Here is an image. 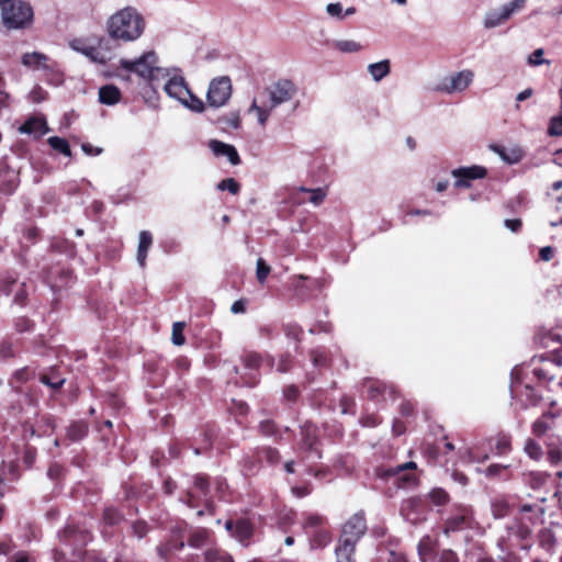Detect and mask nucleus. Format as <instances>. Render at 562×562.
<instances>
[{
    "instance_id": "nucleus-1",
    "label": "nucleus",
    "mask_w": 562,
    "mask_h": 562,
    "mask_svg": "<svg viewBox=\"0 0 562 562\" xmlns=\"http://www.w3.org/2000/svg\"><path fill=\"white\" fill-rule=\"evenodd\" d=\"M146 22L133 7H125L112 14L106 22L109 36L116 41L133 42L142 36Z\"/></svg>"
},
{
    "instance_id": "nucleus-2",
    "label": "nucleus",
    "mask_w": 562,
    "mask_h": 562,
    "mask_svg": "<svg viewBox=\"0 0 562 562\" xmlns=\"http://www.w3.org/2000/svg\"><path fill=\"white\" fill-rule=\"evenodd\" d=\"M164 90L170 98L179 101L192 112L202 113L205 109L204 102L190 91L181 76L170 77L165 83Z\"/></svg>"
},
{
    "instance_id": "nucleus-3",
    "label": "nucleus",
    "mask_w": 562,
    "mask_h": 562,
    "mask_svg": "<svg viewBox=\"0 0 562 562\" xmlns=\"http://www.w3.org/2000/svg\"><path fill=\"white\" fill-rule=\"evenodd\" d=\"M33 8L23 0H15L3 5L1 9V18L5 27L10 30L25 29L33 22Z\"/></svg>"
},
{
    "instance_id": "nucleus-4",
    "label": "nucleus",
    "mask_w": 562,
    "mask_h": 562,
    "mask_svg": "<svg viewBox=\"0 0 562 562\" xmlns=\"http://www.w3.org/2000/svg\"><path fill=\"white\" fill-rule=\"evenodd\" d=\"M157 63L156 54L154 52H147L134 60L121 59L120 66L126 71L134 72L140 78L153 82L159 72L162 71V69L157 66Z\"/></svg>"
},
{
    "instance_id": "nucleus-5",
    "label": "nucleus",
    "mask_w": 562,
    "mask_h": 562,
    "mask_svg": "<svg viewBox=\"0 0 562 562\" xmlns=\"http://www.w3.org/2000/svg\"><path fill=\"white\" fill-rule=\"evenodd\" d=\"M232 91V80L228 76L216 77L209 85L206 102L212 108L224 106L229 101Z\"/></svg>"
},
{
    "instance_id": "nucleus-6",
    "label": "nucleus",
    "mask_w": 562,
    "mask_h": 562,
    "mask_svg": "<svg viewBox=\"0 0 562 562\" xmlns=\"http://www.w3.org/2000/svg\"><path fill=\"white\" fill-rule=\"evenodd\" d=\"M271 108L291 101L297 92L295 83L289 79H279L266 89Z\"/></svg>"
},
{
    "instance_id": "nucleus-7",
    "label": "nucleus",
    "mask_w": 562,
    "mask_h": 562,
    "mask_svg": "<svg viewBox=\"0 0 562 562\" xmlns=\"http://www.w3.org/2000/svg\"><path fill=\"white\" fill-rule=\"evenodd\" d=\"M526 0H514L486 13L484 18V27L494 29L508 21L513 14L517 13L525 7Z\"/></svg>"
},
{
    "instance_id": "nucleus-8",
    "label": "nucleus",
    "mask_w": 562,
    "mask_h": 562,
    "mask_svg": "<svg viewBox=\"0 0 562 562\" xmlns=\"http://www.w3.org/2000/svg\"><path fill=\"white\" fill-rule=\"evenodd\" d=\"M366 531L367 524L363 515L355 514L345 522L340 540H349L350 544L356 546Z\"/></svg>"
},
{
    "instance_id": "nucleus-9",
    "label": "nucleus",
    "mask_w": 562,
    "mask_h": 562,
    "mask_svg": "<svg viewBox=\"0 0 562 562\" xmlns=\"http://www.w3.org/2000/svg\"><path fill=\"white\" fill-rule=\"evenodd\" d=\"M69 46L77 53L82 54L92 63L105 64L109 57L102 53L94 44L83 38H75L69 43Z\"/></svg>"
},
{
    "instance_id": "nucleus-10",
    "label": "nucleus",
    "mask_w": 562,
    "mask_h": 562,
    "mask_svg": "<svg viewBox=\"0 0 562 562\" xmlns=\"http://www.w3.org/2000/svg\"><path fill=\"white\" fill-rule=\"evenodd\" d=\"M473 524L472 512L468 507H460L457 514L450 516L446 522L443 532L449 535L450 532L461 531L465 528H471Z\"/></svg>"
},
{
    "instance_id": "nucleus-11",
    "label": "nucleus",
    "mask_w": 562,
    "mask_h": 562,
    "mask_svg": "<svg viewBox=\"0 0 562 562\" xmlns=\"http://www.w3.org/2000/svg\"><path fill=\"white\" fill-rule=\"evenodd\" d=\"M451 175L457 179L454 182L457 188H469L471 180L485 177L486 169L481 166L461 167L452 170Z\"/></svg>"
},
{
    "instance_id": "nucleus-12",
    "label": "nucleus",
    "mask_w": 562,
    "mask_h": 562,
    "mask_svg": "<svg viewBox=\"0 0 562 562\" xmlns=\"http://www.w3.org/2000/svg\"><path fill=\"white\" fill-rule=\"evenodd\" d=\"M474 72L471 69H463L451 75L443 90L447 93L463 92L473 82Z\"/></svg>"
},
{
    "instance_id": "nucleus-13",
    "label": "nucleus",
    "mask_w": 562,
    "mask_h": 562,
    "mask_svg": "<svg viewBox=\"0 0 562 562\" xmlns=\"http://www.w3.org/2000/svg\"><path fill=\"white\" fill-rule=\"evenodd\" d=\"M555 357L540 356L539 358L532 359V374L540 381H550L554 378L553 367Z\"/></svg>"
},
{
    "instance_id": "nucleus-14",
    "label": "nucleus",
    "mask_w": 562,
    "mask_h": 562,
    "mask_svg": "<svg viewBox=\"0 0 562 562\" xmlns=\"http://www.w3.org/2000/svg\"><path fill=\"white\" fill-rule=\"evenodd\" d=\"M23 66L33 70H52L53 66L49 64V58L43 53L32 52L25 53L21 57Z\"/></svg>"
},
{
    "instance_id": "nucleus-15",
    "label": "nucleus",
    "mask_w": 562,
    "mask_h": 562,
    "mask_svg": "<svg viewBox=\"0 0 562 562\" xmlns=\"http://www.w3.org/2000/svg\"><path fill=\"white\" fill-rule=\"evenodd\" d=\"M0 288L7 295L14 292V303L23 304L25 302L27 293L24 289V283H19L14 278L8 277L0 282Z\"/></svg>"
},
{
    "instance_id": "nucleus-16",
    "label": "nucleus",
    "mask_w": 562,
    "mask_h": 562,
    "mask_svg": "<svg viewBox=\"0 0 562 562\" xmlns=\"http://www.w3.org/2000/svg\"><path fill=\"white\" fill-rule=\"evenodd\" d=\"M209 146L215 156L227 157L232 165L236 166L240 162L239 155L234 146L216 139L211 140Z\"/></svg>"
},
{
    "instance_id": "nucleus-17",
    "label": "nucleus",
    "mask_w": 562,
    "mask_h": 562,
    "mask_svg": "<svg viewBox=\"0 0 562 562\" xmlns=\"http://www.w3.org/2000/svg\"><path fill=\"white\" fill-rule=\"evenodd\" d=\"M20 132L34 135L35 137H41L48 132V127L45 120L40 117H32L20 127Z\"/></svg>"
},
{
    "instance_id": "nucleus-18",
    "label": "nucleus",
    "mask_w": 562,
    "mask_h": 562,
    "mask_svg": "<svg viewBox=\"0 0 562 562\" xmlns=\"http://www.w3.org/2000/svg\"><path fill=\"white\" fill-rule=\"evenodd\" d=\"M153 244V236L148 231H142L139 233V241L137 248V262L140 267H145L147 252Z\"/></svg>"
},
{
    "instance_id": "nucleus-19",
    "label": "nucleus",
    "mask_w": 562,
    "mask_h": 562,
    "mask_svg": "<svg viewBox=\"0 0 562 562\" xmlns=\"http://www.w3.org/2000/svg\"><path fill=\"white\" fill-rule=\"evenodd\" d=\"M121 99V91L114 85H106L99 89V101L106 105H114Z\"/></svg>"
},
{
    "instance_id": "nucleus-20",
    "label": "nucleus",
    "mask_w": 562,
    "mask_h": 562,
    "mask_svg": "<svg viewBox=\"0 0 562 562\" xmlns=\"http://www.w3.org/2000/svg\"><path fill=\"white\" fill-rule=\"evenodd\" d=\"M254 533V526L247 519H238L235 522V531L233 536L244 544H247V541Z\"/></svg>"
},
{
    "instance_id": "nucleus-21",
    "label": "nucleus",
    "mask_w": 562,
    "mask_h": 562,
    "mask_svg": "<svg viewBox=\"0 0 562 562\" xmlns=\"http://www.w3.org/2000/svg\"><path fill=\"white\" fill-rule=\"evenodd\" d=\"M273 110L274 108H271L270 103L259 105L257 100L254 99L248 109V113H256L258 123L263 127L266 126Z\"/></svg>"
},
{
    "instance_id": "nucleus-22",
    "label": "nucleus",
    "mask_w": 562,
    "mask_h": 562,
    "mask_svg": "<svg viewBox=\"0 0 562 562\" xmlns=\"http://www.w3.org/2000/svg\"><path fill=\"white\" fill-rule=\"evenodd\" d=\"M368 71L375 82L381 81L391 71V64L389 59H383L379 63H373L368 66Z\"/></svg>"
},
{
    "instance_id": "nucleus-23",
    "label": "nucleus",
    "mask_w": 562,
    "mask_h": 562,
    "mask_svg": "<svg viewBox=\"0 0 562 562\" xmlns=\"http://www.w3.org/2000/svg\"><path fill=\"white\" fill-rule=\"evenodd\" d=\"M210 538V531L205 528H195L190 532L188 543L192 548H201L205 546Z\"/></svg>"
},
{
    "instance_id": "nucleus-24",
    "label": "nucleus",
    "mask_w": 562,
    "mask_h": 562,
    "mask_svg": "<svg viewBox=\"0 0 562 562\" xmlns=\"http://www.w3.org/2000/svg\"><path fill=\"white\" fill-rule=\"evenodd\" d=\"M356 546L350 544L349 540H340L336 548L337 562H352Z\"/></svg>"
},
{
    "instance_id": "nucleus-25",
    "label": "nucleus",
    "mask_w": 562,
    "mask_h": 562,
    "mask_svg": "<svg viewBox=\"0 0 562 562\" xmlns=\"http://www.w3.org/2000/svg\"><path fill=\"white\" fill-rule=\"evenodd\" d=\"M551 414H543L539 419L535 420L531 425L532 434L537 437H542L551 428Z\"/></svg>"
},
{
    "instance_id": "nucleus-26",
    "label": "nucleus",
    "mask_w": 562,
    "mask_h": 562,
    "mask_svg": "<svg viewBox=\"0 0 562 562\" xmlns=\"http://www.w3.org/2000/svg\"><path fill=\"white\" fill-rule=\"evenodd\" d=\"M333 47L340 53L350 54L358 53L363 49V46L352 40H339L333 43Z\"/></svg>"
},
{
    "instance_id": "nucleus-27",
    "label": "nucleus",
    "mask_w": 562,
    "mask_h": 562,
    "mask_svg": "<svg viewBox=\"0 0 562 562\" xmlns=\"http://www.w3.org/2000/svg\"><path fill=\"white\" fill-rule=\"evenodd\" d=\"M524 451L529 458L536 461H539L543 456L541 446L530 438L526 440Z\"/></svg>"
},
{
    "instance_id": "nucleus-28",
    "label": "nucleus",
    "mask_w": 562,
    "mask_h": 562,
    "mask_svg": "<svg viewBox=\"0 0 562 562\" xmlns=\"http://www.w3.org/2000/svg\"><path fill=\"white\" fill-rule=\"evenodd\" d=\"M50 147L65 156H71V150L68 142L65 138L58 136H52L47 139Z\"/></svg>"
},
{
    "instance_id": "nucleus-29",
    "label": "nucleus",
    "mask_w": 562,
    "mask_h": 562,
    "mask_svg": "<svg viewBox=\"0 0 562 562\" xmlns=\"http://www.w3.org/2000/svg\"><path fill=\"white\" fill-rule=\"evenodd\" d=\"M206 562H234L232 557L217 549H209L204 553Z\"/></svg>"
},
{
    "instance_id": "nucleus-30",
    "label": "nucleus",
    "mask_w": 562,
    "mask_h": 562,
    "mask_svg": "<svg viewBox=\"0 0 562 562\" xmlns=\"http://www.w3.org/2000/svg\"><path fill=\"white\" fill-rule=\"evenodd\" d=\"M330 541V533L325 529L316 530L311 539V544L313 548H323L327 546Z\"/></svg>"
},
{
    "instance_id": "nucleus-31",
    "label": "nucleus",
    "mask_w": 562,
    "mask_h": 562,
    "mask_svg": "<svg viewBox=\"0 0 562 562\" xmlns=\"http://www.w3.org/2000/svg\"><path fill=\"white\" fill-rule=\"evenodd\" d=\"M316 441L315 428L307 426L303 430L302 448L312 451Z\"/></svg>"
},
{
    "instance_id": "nucleus-32",
    "label": "nucleus",
    "mask_w": 562,
    "mask_h": 562,
    "mask_svg": "<svg viewBox=\"0 0 562 562\" xmlns=\"http://www.w3.org/2000/svg\"><path fill=\"white\" fill-rule=\"evenodd\" d=\"M544 50L542 48L535 49L527 58L529 66L536 67L543 64L549 65L550 61L543 58Z\"/></svg>"
},
{
    "instance_id": "nucleus-33",
    "label": "nucleus",
    "mask_w": 562,
    "mask_h": 562,
    "mask_svg": "<svg viewBox=\"0 0 562 562\" xmlns=\"http://www.w3.org/2000/svg\"><path fill=\"white\" fill-rule=\"evenodd\" d=\"M184 323L177 322L172 325V342L176 346H182L186 341L183 336Z\"/></svg>"
},
{
    "instance_id": "nucleus-34",
    "label": "nucleus",
    "mask_w": 562,
    "mask_h": 562,
    "mask_svg": "<svg viewBox=\"0 0 562 562\" xmlns=\"http://www.w3.org/2000/svg\"><path fill=\"white\" fill-rule=\"evenodd\" d=\"M217 189L221 191L227 190L232 194H237L240 186L234 178H227L217 183Z\"/></svg>"
},
{
    "instance_id": "nucleus-35",
    "label": "nucleus",
    "mask_w": 562,
    "mask_h": 562,
    "mask_svg": "<svg viewBox=\"0 0 562 562\" xmlns=\"http://www.w3.org/2000/svg\"><path fill=\"white\" fill-rule=\"evenodd\" d=\"M301 190L304 192H308L311 194L310 202L313 203L314 205L322 204L326 198V192L322 188H316V189L302 188Z\"/></svg>"
},
{
    "instance_id": "nucleus-36",
    "label": "nucleus",
    "mask_w": 562,
    "mask_h": 562,
    "mask_svg": "<svg viewBox=\"0 0 562 562\" xmlns=\"http://www.w3.org/2000/svg\"><path fill=\"white\" fill-rule=\"evenodd\" d=\"M269 273H270V267L266 263V261L262 258H259L257 260V269H256V276H257L259 283H261V284L265 283Z\"/></svg>"
},
{
    "instance_id": "nucleus-37",
    "label": "nucleus",
    "mask_w": 562,
    "mask_h": 562,
    "mask_svg": "<svg viewBox=\"0 0 562 562\" xmlns=\"http://www.w3.org/2000/svg\"><path fill=\"white\" fill-rule=\"evenodd\" d=\"M525 396H526V403L524 404V407L527 408L528 406H536L540 400L541 396L536 393L533 387L526 385L525 386Z\"/></svg>"
},
{
    "instance_id": "nucleus-38",
    "label": "nucleus",
    "mask_w": 562,
    "mask_h": 562,
    "mask_svg": "<svg viewBox=\"0 0 562 562\" xmlns=\"http://www.w3.org/2000/svg\"><path fill=\"white\" fill-rule=\"evenodd\" d=\"M429 498L435 505H443L448 502L449 496L442 488H434L429 493Z\"/></svg>"
},
{
    "instance_id": "nucleus-39",
    "label": "nucleus",
    "mask_w": 562,
    "mask_h": 562,
    "mask_svg": "<svg viewBox=\"0 0 562 562\" xmlns=\"http://www.w3.org/2000/svg\"><path fill=\"white\" fill-rule=\"evenodd\" d=\"M87 427L81 424L72 425L68 430V436L72 440H79L86 436Z\"/></svg>"
},
{
    "instance_id": "nucleus-40",
    "label": "nucleus",
    "mask_w": 562,
    "mask_h": 562,
    "mask_svg": "<svg viewBox=\"0 0 562 562\" xmlns=\"http://www.w3.org/2000/svg\"><path fill=\"white\" fill-rule=\"evenodd\" d=\"M528 476H529V483L532 485L533 488H538V487L542 486L546 483L547 477H548L547 474L541 473V472H531L528 474Z\"/></svg>"
},
{
    "instance_id": "nucleus-41",
    "label": "nucleus",
    "mask_w": 562,
    "mask_h": 562,
    "mask_svg": "<svg viewBox=\"0 0 562 562\" xmlns=\"http://www.w3.org/2000/svg\"><path fill=\"white\" fill-rule=\"evenodd\" d=\"M548 131H549V134L553 135V136L562 135V115L551 119Z\"/></svg>"
},
{
    "instance_id": "nucleus-42",
    "label": "nucleus",
    "mask_w": 562,
    "mask_h": 562,
    "mask_svg": "<svg viewBox=\"0 0 562 562\" xmlns=\"http://www.w3.org/2000/svg\"><path fill=\"white\" fill-rule=\"evenodd\" d=\"M495 448L498 454H505L509 452L512 448L509 438L505 436L499 437L496 441Z\"/></svg>"
},
{
    "instance_id": "nucleus-43",
    "label": "nucleus",
    "mask_w": 562,
    "mask_h": 562,
    "mask_svg": "<svg viewBox=\"0 0 562 562\" xmlns=\"http://www.w3.org/2000/svg\"><path fill=\"white\" fill-rule=\"evenodd\" d=\"M326 12L333 18L344 19L342 5L339 2L327 4Z\"/></svg>"
},
{
    "instance_id": "nucleus-44",
    "label": "nucleus",
    "mask_w": 562,
    "mask_h": 562,
    "mask_svg": "<svg viewBox=\"0 0 562 562\" xmlns=\"http://www.w3.org/2000/svg\"><path fill=\"white\" fill-rule=\"evenodd\" d=\"M262 453L265 454V458L266 460L270 463V464H277L280 462L281 460V457H280V453L277 449H273V448H265L262 450Z\"/></svg>"
},
{
    "instance_id": "nucleus-45",
    "label": "nucleus",
    "mask_w": 562,
    "mask_h": 562,
    "mask_svg": "<svg viewBox=\"0 0 562 562\" xmlns=\"http://www.w3.org/2000/svg\"><path fill=\"white\" fill-rule=\"evenodd\" d=\"M325 522V518L317 514L308 515L305 521V528L321 527Z\"/></svg>"
},
{
    "instance_id": "nucleus-46",
    "label": "nucleus",
    "mask_w": 562,
    "mask_h": 562,
    "mask_svg": "<svg viewBox=\"0 0 562 562\" xmlns=\"http://www.w3.org/2000/svg\"><path fill=\"white\" fill-rule=\"evenodd\" d=\"M509 465H503V464H491L485 470V475L490 477L494 476H501L502 473L507 470Z\"/></svg>"
},
{
    "instance_id": "nucleus-47",
    "label": "nucleus",
    "mask_w": 562,
    "mask_h": 562,
    "mask_svg": "<svg viewBox=\"0 0 562 562\" xmlns=\"http://www.w3.org/2000/svg\"><path fill=\"white\" fill-rule=\"evenodd\" d=\"M103 518L106 521V524L115 525L121 520V515L114 508H108L104 510Z\"/></svg>"
},
{
    "instance_id": "nucleus-48",
    "label": "nucleus",
    "mask_w": 562,
    "mask_h": 562,
    "mask_svg": "<svg viewBox=\"0 0 562 562\" xmlns=\"http://www.w3.org/2000/svg\"><path fill=\"white\" fill-rule=\"evenodd\" d=\"M41 382L48 385L49 387H52L54 390H57L64 384L65 379H56V378H50L46 374H43L41 376Z\"/></svg>"
},
{
    "instance_id": "nucleus-49",
    "label": "nucleus",
    "mask_w": 562,
    "mask_h": 562,
    "mask_svg": "<svg viewBox=\"0 0 562 562\" xmlns=\"http://www.w3.org/2000/svg\"><path fill=\"white\" fill-rule=\"evenodd\" d=\"M260 363V357L256 353H248L244 357V364L248 369H257Z\"/></svg>"
},
{
    "instance_id": "nucleus-50",
    "label": "nucleus",
    "mask_w": 562,
    "mask_h": 562,
    "mask_svg": "<svg viewBox=\"0 0 562 562\" xmlns=\"http://www.w3.org/2000/svg\"><path fill=\"white\" fill-rule=\"evenodd\" d=\"M417 468L416 463L413 461L403 463L401 465H397L394 469L389 470L390 473L400 475L402 472L408 471V470H415Z\"/></svg>"
},
{
    "instance_id": "nucleus-51",
    "label": "nucleus",
    "mask_w": 562,
    "mask_h": 562,
    "mask_svg": "<svg viewBox=\"0 0 562 562\" xmlns=\"http://www.w3.org/2000/svg\"><path fill=\"white\" fill-rule=\"evenodd\" d=\"M516 535L520 539H527L531 535V529L524 521H521L516 526Z\"/></svg>"
},
{
    "instance_id": "nucleus-52",
    "label": "nucleus",
    "mask_w": 562,
    "mask_h": 562,
    "mask_svg": "<svg viewBox=\"0 0 562 562\" xmlns=\"http://www.w3.org/2000/svg\"><path fill=\"white\" fill-rule=\"evenodd\" d=\"M548 459L552 464L562 463V451L559 449H551L548 453Z\"/></svg>"
},
{
    "instance_id": "nucleus-53",
    "label": "nucleus",
    "mask_w": 562,
    "mask_h": 562,
    "mask_svg": "<svg viewBox=\"0 0 562 562\" xmlns=\"http://www.w3.org/2000/svg\"><path fill=\"white\" fill-rule=\"evenodd\" d=\"M134 535L138 538H143L147 532V526L143 521H137L132 526Z\"/></svg>"
},
{
    "instance_id": "nucleus-54",
    "label": "nucleus",
    "mask_w": 562,
    "mask_h": 562,
    "mask_svg": "<svg viewBox=\"0 0 562 562\" xmlns=\"http://www.w3.org/2000/svg\"><path fill=\"white\" fill-rule=\"evenodd\" d=\"M532 95H533V89H531V88H527V89L520 91L516 95V101H517L516 109L517 110L519 109V102H522V101L531 98Z\"/></svg>"
},
{
    "instance_id": "nucleus-55",
    "label": "nucleus",
    "mask_w": 562,
    "mask_h": 562,
    "mask_svg": "<svg viewBox=\"0 0 562 562\" xmlns=\"http://www.w3.org/2000/svg\"><path fill=\"white\" fill-rule=\"evenodd\" d=\"M440 562H459V560L452 550H443L440 555Z\"/></svg>"
},
{
    "instance_id": "nucleus-56",
    "label": "nucleus",
    "mask_w": 562,
    "mask_h": 562,
    "mask_svg": "<svg viewBox=\"0 0 562 562\" xmlns=\"http://www.w3.org/2000/svg\"><path fill=\"white\" fill-rule=\"evenodd\" d=\"M553 254H554V250L552 247L550 246H547V247H542L539 251V256L541 258V260L543 261H549L552 259L553 257Z\"/></svg>"
},
{
    "instance_id": "nucleus-57",
    "label": "nucleus",
    "mask_w": 562,
    "mask_h": 562,
    "mask_svg": "<svg viewBox=\"0 0 562 562\" xmlns=\"http://www.w3.org/2000/svg\"><path fill=\"white\" fill-rule=\"evenodd\" d=\"M171 543L170 542H167L165 544H161L159 547H157V553L158 555L161 558V559H167L168 558V554L171 552Z\"/></svg>"
},
{
    "instance_id": "nucleus-58",
    "label": "nucleus",
    "mask_w": 562,
    "mask_h": 562,
    "mask_svg": "<svg viewBox=\"0 0 562 562\" xmlns=\"http://www.w3.org/2000/svg\"><path fill=\"white\" fill-rule=\"evenodd\" d=\"M504 224L512 232H518L521 227V221L518 218L505 220Z\"/></svg>"
},
{
    "instance_id": "nucleus-59",
    "label": "nucleus",
    "mask_w": 562,
    "mask_h": 562,
    "mask_svg": "<svg viewBox=\"0 0 562 562\" xmlns=\"http://www.w3.org/2000/svg\"><path fill=\"white\" fill-rule=\"evenodd\" d=\"M367 391L371 398H375L381 393L380 385L373 382L367 384Z\"/></svg>"
},
{
    "instance_id": "nucleus-60",
    "label": "nucleus",
    "mask_w": 562,
    "mask_h": 562,
    "mask_svg": "<svg viewBox=\"0 0 562 562\" xmlns=\"http://www.w3.org/2000/svg\"><path fill=\"white\" fill-rule=\"evenodd\" d=\"M31 328V322L26 318H20L16 322V329L19 331H26Z\"/></svg>"
},
{
    "instance_id": "nucleus-61",
    "label": "nucleus",
    "mask_w": 562,
    "mask_h": 562,
    "mask_svg": "<svg viewBox=\"0 0 562 562\" xmlns=\"http://www.w3.org/2000/svg\"><path fill=\"white\" fill-rule=\"evenodd\" d=\"M81 148L87 155H100L102 153L101 148H93L90 144H82Z\"/></svg>"
},
{
    "instance_id": "nucleus-62",
    "label": "nucleus",
    "mask_w": 562,
    "mask_h": 562,
    "mask_svg": "<svg viewBox=\"0 0 562 562\" xmlns=\"http://www.w3.org/2000/svg\"><path fill=\"white\" fill-rule=\"evenodd\" d=\"M194 485L196 488H199L202 493H205L207 487V482L204 477L198 476L194 481Z\"/></svg>"
},
{
    "instance_id": "nucleus-63",
    "label": "nucleus",
    "mask_w": 562,
    "mask_h": 562,
    "mask_svg": "<svg viewBox=\"0 0 562 562\" xmlns=\"http://www.w3.org/2000/svg\"><path fill=\"white\" fill-rule=\"evenodd\" d=\"M305 280H307L306 276H304V274L296 276L294 278V283H293L294 290L295 291H301L303 289V284L301 282L305 281Z\"/></svg>"
},
{
    "instance_id": "nucleus-64",
    "label": "nucleus",
    "mask_w": 562,
    "mask_h": 562,
    "mask_svg": "<svg viewBox=\"0 0 562 562\" xmlns=\"http://www.w3.org/2000/svg\"><path fill=\"white\" fill-rule=\"evenodd\" d=\"M231 311L235 314L245 312V304L243 301H236L233 303Z\"/></svg>"
}]
</instances>
